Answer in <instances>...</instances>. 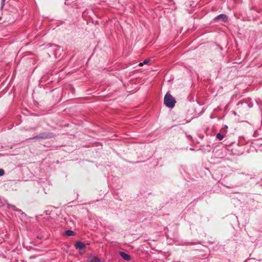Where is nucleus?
Instances as JSON below:
<instances>
[{
	"label": "nucleus",
	"mask_w": 262,
	"mask_h": 262,
	"mask_svg": "<svg viewBox=\"0 0 262 262\" xmlns=\"http://www.w3.org/2000/svg\"><path fill=\"white\" fill-rule=\"evenodd\" d=\"M164 102L166 106L170 108L173 107L176 103L174 98L169 93L165 95Z\"/></svg>",
	"instance_id": "1"
},
{
	"label": "nucleus",
	"mask_w": 262,
	"mask_h": 262,
	"mask_svg": "<svg viewBox=\"0 0 262 262\" xmlns=\"http://www.w3.org/2000/svg\"><path fill=\"white\" fill-rule=\"evenodd\" d=\"M88 260L89 262H100V259L97 257L93 255H90L88 258Z\"/></svg>",
	"instance_id": "2"
},
{
	"label": "nucleus",
	"mask_w": 262,
	"mask_h": 262,
	"mask_svg": "<svg viewBox=\"0 0 262 262\" xmlns=\"http://www.w3.org/2000/svg\"><path fill=\"white\" fill-rule=\"evenodd\" d=\"M75 247L79 250H84L85 249V246L83 243L81 242H78L75 244Z\"/></svg>",
	"instance_id": "3"
},
{
	"label": "nucleus",
	"mask_w": 262,
	"mask_h": 262,
	"mask_svg": "<svg viewBox=\"0 0 262 262\" xmlns=\"http://www.w3.org/2000/svg\"><path fill=\"white\" fill-rule=\"evenodd\" d=\"M120 255L123 259L126 260H129L130 259V256L124 252H120Z\"/></svg>",
	"instance_id": "4"
},
{
	"label": "nucleus",
	"mask_w": 262,
	"mask_h": 262,
	"mask_svg": "<svg viewBox=\"0 0 262 262\" xmlns=\"http://www.w3.org/2000/svg\"><path fill=\"white\" fill-rule=\"evenodd\" d=\"M216 18L222 19L223 21H226L227 20V15L223 14H220Z\"/></svg>",
	"instance_id": "5"
},
{
	"label": "nucleus",
	"mask_w": 262,
	"mask_h": 262,
	"mask_svg": "<svg viewBox=\"0 0 262 262\" xmlns=\"http://www.w3.org/2000/svg\"><path fill=\"white\" fill-rule=\"evenodd\" d=\"M75 234V233L73 231L71 230H67L65 232H64V235L67 236H73Z\"/></svg>",
	"instance_id": "6"
},
{
	"label": "nucleus",
	"mask_w": 262,
	"mask_h": 262,
	"mask_svg": "<svg viewBox=\"0 0 262 262\" xmlns=\"http://www.w3.org/2000/svg\"><path fill=\"white\" fill-rule=\"evenodd\" d=\"M149 59H145L143 61V62H140L139 64V66H143L144 64H147V63L149 62Z\"/></svg>",
	"instance_id": "7"
},
{
	"label": "nucleus",
	"mask_w": 262,
	"mask_h": 262,
	"mask_svg": "<svg viewBox=\"0 0 262 262\" xmlns=\"http://www.w3.org/2000/svg\"><path fill=\"white\" fill-rule=\"evenodd\" d=\"M216 137L217 138H218L220 140H222L223 138H224V136L223 135H221L220 133H218L217 135H216Z\"/></svg>",
	"instance_id": "8"
},
{
	"label": "nucleus",
	"mask_w": 262,
	"mask_h": 262,
	"mask_svg": "<svg viewBox=\"0 0 262 262\" xmlns=\"http://www.w3.org/2000/svg\"><path fill=\"white\" fill-rule=\"evenodd\" d=\"M5 173V171L3 169H0V177L3 176Z\"/></svg>",
	"instance_id": "9"
},
{
	"label": "nucleus",
	"mask_w": 262,
	"mask_h": 262,
	"mask_svg": "<svg viewBox=\"0 0 262 262\" xmlns=\"http://www.w3.org/2000/svg\"><path fill=\"white\" fill-rule=\"evenodd\" d=\"M5 2V0H2V7H1L2 9H3V8L4 7Z\"/></svg>",
	"instance_id": "10"
},
{
	"label": "nucleus",
	"mask_w": 262,
	"mask_h": 262,
	"mask_svg": "<svg viewBox=\"0 0 262 262\" xmlns=\"http://www.w3.org/2000/svg\"><path fill=\"white\" fill-rule=\"evenodd\" d=\"M224 126H225V128H227L228 127L227 125H226Z\"/></svg>",
	"instance_id": "11"
}]
</instances>
